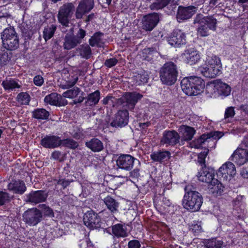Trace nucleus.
I'll use <instances>...</instances> for the list:
<instances>
[{"label": "nucleus", "mask_w": 248, "mask_h": 248, "mask_svg": "<svg viewBox=\"0 0 248 248\" xmlns=\"http://www.w3.org/2000/svg\"><path fill=\"white\" fill-rule=\"evenodd\" d=\"M193 24L197 26V33L200 36L207 37L211 31L217 30V20L214 16L198 14L194 18Z\"/></svg>", "instance_id": "nucleus-1"}, {"label": "nucleus", "mask_w": 248, "mask_h": 248, "mask_svg": "<svg viewBox=\"0 0 248 248\" xmlns=\"http://www.w3.org/2000/svg\"><path fill=\"white\" fill-rule=\"evenodd\" d=\"M183 91L187 95H197L204 91L205 81L201 77L190 76L184 78L181 82Z\"/></svg>", "instance_id": "nucleus-2"}, {"label": "nucleus", "mask_w": 248, "mask_h": 248, "mask_svg": "<svg viewBox=\"0 0 248 248\" xmlns=\"http://www.w3.org/2000/svg\"><path fill=\"white\" fill-rule=\"evenodd\" d=\"M182 200L184 208L192 212L199 211L203 203V198L201 193L196 191L190 190L186 192Z\"/></svg>", "instance_id": "nucleus-3"}, {"label": "nucleus", "mask_w": 248, "mask_h": 248, "mask_svg": "<svg viewBox=\"0 0 248 248\" xmlns=\"http://www.w3.org/2000/svg\"><path fill=\"white\" fill-rule=\"evenodd\" d=\"M159 73L160 80L163 84L171 86L177 81L178 74L177 66L171 62H166Z\"/></svg>", "instance_id": "nucleus-4"}, {"label": "nucleus", "mask_w": 248, "mask_h": 248, "mask_svg": "<svg viewBox=\"0 0 248 248\" xmlns=\"http://www.w3.org/2000/svg\"><path fill=\"white\" fill-rule=\"evenodd\" d=\"M2 46L7 50H15L19 46V37L14 27L5 29L1 33Z\"/></svg>", "instance_id": "nucleus-5"}, {"label": "nucleus", "mask_w": 248, "mask_h": 248, "mask_svg": "<svg viewBox=\"0 0 248 248\" xmlns=\"http://www.w3.org/2000/svg\"><path fill=\"white\" fill-rule=\"evenodd\" d=\"M83 220L84 224L91 229H102L104 232H108L109 227L106 221L91 209L84 214Z\"/></svg>", "instance_id": "nucleus-6"}, {"label": "nucleus", "mask_w": 248, "mask_h": 248, "mask_svg": "<svg viewBox=\"0 0 248 248\" xmlns=\"http://www.w3.org/2000/svg\"><path fill=\"white\" fill-rule=\"evenodd\" d=\"M142 97L143 95L139 93L125 92L121 97L116 99L117 105L131 110Z\"/></svg>", "instance_id": "nucleus-7"}, {"label": "nucleus", "mask_w": 248, "mask_h": 248, "mask_svg": "<svg viewBox=\"0 0 248 248\" xmlns=\"http://www.w3.org/2000/svg\"><path fill=\"white\" fill-rule=\"evenodd\" d=\"M75 11L74 5L71 3H66L62 6L58 14V20L64 27H68L70 20Z\"/></svg>", "instance_id": "nucleus-8"}, {"label": "nucleus", "mask_w": 248, "mask_h": 248, "mask_svg": "<svg viewBox=\"0 0 248 248\" xmlns=\"http://www.w3.org/2000/svg\"><path fill=\"white\" fill-rule=\"evenodd\" d=\"M22 220L30 226H35L42 220L40 209L36 207L29 208L22 215Z\"/></svg>", "instance_id": "nucleus-9"}, {"label": "nucleus", "mask_w": 248, "mask_h": 248, "mask_svg": "<svg viewBox=\"0 0 248 248\" xmlns=\"http://www.w3.org/2000/svg\"><path fill=\"white\" fill-rule=\"evenodd\" d=\"M129 122V112L126 109L119 110L112 118V121H106L107 126H111L115 128H122L126 126Z\"/></svg>", "instance_id": "nucleus-10"}, {"label": "nucleus", "mask_w": 248, "mask_h": 248, "mask_svg": "<svg viewBox=\"0 0 248 248\" xmlns=\"http://www.w3.org/2000/svg\"><path fill=\"white\" fill-rule=\"evenodd\" d=\"M162 14L152 13L143 16L142 19V28L147 31H151L156 26L162 18Z\"/></svg>", "instance_id": "nucleus-11"}, {"label": "nucleus", "mask_w": 248, "mask_h": 248, "mask_svg": "<svg viewBox=\"0 0 248 248\" xmlns=\"http://www.w3.org/2000/svg\"><path fill=\"white\" fill-rule=\"evenodd\" d=\"M186 34L181 30H174L167 38L169 44L175 47H180L186 42Z\"/></svg>", "instance_id": "nucleus-12"}, {"label": "nucleus", "mask_w": 248, "mask_h": 248, "mask_svg": "<svg viewBox=\"0 0 248 248\" xmlns=\"http://www.w3.org/2000/svg\"><path fill=\"white\" fill-rule=\"evenodd\" d=\"M198 7L193 5L179 6L178 7L176 17L179 22L190 18L198 11Z\"/></svg>", "instance_id": "nucleus-13"}, {"label": "nucleus", "mask_w": 248, "mask_h": 248, "mask_svg": "<svg viewBox=\"0 0 248 248\" xmlns=\"http://www.w3.org/2000/svg\"><path fill=\"white\" fill-rule=\"evenodd\" d=\"M48 197V193L45 190L31 191L25 195L24 201L27 203L37 204L45 202Z\"/></svg>", "instance_id": "nucleus-14"}, {"label": "nucleus", "mask_w": 248, "mask_h": 248, "mask_svg": "<svg viewBox=\"0 0 248 248\" xmlns=\"http://www.w3.org/2000/svg\"><path fill=\"white\" fill-rule=\"evenodd\" d=\"M224 135V134L219 131H215L211 132L207 134H204L201 135L199 138L195 140L193 142L195 148H203L202 144L208 142V140L211 138L213 139H219Z\"/></svg>", "instance_id": "nucleus-15"}, {"label": "nucleus", "mask_w": 248, "mask_h": 248, "mask_svg": "<svg viewBox=\"0 0 248 248\" xmlns=\"http://www.w3.org/2000/svg\"><path fill=\"white\" fill-rule=\"evenodd\" d=\"M135 161L140 164V161L131 155H121L117 159L116 163L120 169L129 171L132 169Z\"/></svg>", "instance_id": "nucleus-16"}, {"label": "nucleus", "mask_w": 248, "mask_h": 248, "mask_svg": "<svg viewBox=\"0 0 248 248\" xmlns=\"http://www.w3.org/2000/svg\"><path fill=\"white\" fill-rule=\"evenodd\" d=\"M93 7L94 0H81L75 12L76 18L81 19L83 16L89 13Z\"/></svg>", "instance_id": "nucleus-17"}, {"label": "nucleus", "mask_w": 248, "mask_h": 248, "mask_svg": "<svg viewBox=\"0 0 248 248\" xmlns=\"http://www.w3.org/2000/svg\"><path fill=\"white\" fill-rule=\"evenodd\" d=\"M180 136L175 130H166L163 132L160 142L166 146H174L179 142Z\"/></svg>", "instance_id": "nucleus-18"}, {"label": "nucleus", "mask_w": 248, "mask_h": 248, "mask_svg": "<svg viewBox=\"0 0 248 248\" xmlns=\"http://www.w3.org/2000/svg\"><path fill=\"white\" fill-rule=\"evenodd\" d=\"M40 144L44 148L54 149L62 145V140L58 136L46 135L41 139Z\"/></svg>", "instance_id": "nucleus-19"}, {"label": "nucleus", "mask_w": 248, "mask_h": 248, "mask_svg": "<svg viewBox=\"0 0 248 248\" xmlns=\"http://www.w3.org/2000/svg\"><path fill=\"white\" fill-rule=\"evenodd\" d=\"M63 48L66 50H70L80 44L74 34V28H71L64 38Z\"/></svg>", "instance_id": "nucleus-20"}, {"label": "nucleus", "mask_w": 248, "mask_h": 248, "mask_svg": "<svg viewBox=\"0 0 248 248\" xmlns=\"http://www.w3.org/2000/svg\"><path fill=\"white\" fill-rule=\"evenodd\" d=\"M197 176L199 181L212 185H215V184L218 182V180L214 177V173L208 171L206 168L202 167V170L198 172Z\"/></svg>", "instance_id": "nucleus-21"}, {"label": "nucleus", "mask_w": 248, "mask_h": 248, "mask_svg": "<svg viewBox=\"0 0 248 248\" xmlns=\"http://www.w3.org/2000/svg\"><path fill=\"white\" fill-rule=\"evenodd\" d=\"M213 84L215 92H217L218 95L226 97L230 94L231 87L228 84L223 82L220 79L214 80Z\"/></svg>", "instance_id": "nucleus-22"}, {"label": "nucleus", "mask_w": 248, "mask_h": 248, "mask_svg": "<svg viewBox=\"0 0 248 248\" xmlns=\"http://www.w3.org/2000/svg\"><path fill=\"white\" fill-rule=\"evenodd\" d=\"M8 189L13 191L15 194L22 195L27 189L24 182L21 180H12L7 186Z\"/></svg>", "instance_id": "nucleus-23"}, {"label": "nucleus", "mask_w": 248, "mask_h": 248, "mask_svg": "<svg viewBox=\"0 0 248 248\" xmlns=\"http://www.w3.org/2000/svg\"><path fill=\"white\" fill-rule=\"evenodd\" d=\"M183 55L185 58L186 62L190 65L195 64L200 59L199 52L193 48L186 49Z\"/></svg>", "instance_id": "nucleus-24"}, {"label": "nucleus", "mask_w": 248, "mask_h": 248, "mask_svg": "<svg viewBox=\"0 0 248 248\" xmlns=\"http://www.w3.org/2000/svg\"><path fill=\"white\" fill-rule=\"evenodd\" d=\"M199 70L204 77L208 78H215L221 73L219 69L216 68L211 63L205 66L200 67Z\"/></svg>", "instance_id": "nucleus-25"}, {"label": "nucleus", "mask_w": 248, "mask_h": 248, "mask_svg": "<svg viewBox=\"0 0 248 248\" xmlns=\"http://www.w3.org/2000/svg\"><path fill=\"white\" fill-rule=\"evenodd\" d=\"M235 173L236 170L234 165L231 162H228L220 167L217 174L218 176L221 175L222 177L226 178L227 175L233 176Z\"/></svg>", "instance_id": "nucleus-26"}, {"label": "nucleus", "mask_w": 248, "mask_h": 248, "mask_svg": "<svg viewBox=\"0 0 248 248\" xmlns=\"http://www.w3.org/2000/svg\"><path fill=\"white\" fill-rule=\"evenodd\" d=\"M85 146L93 152H99L104 149L103 142L100 140L95 138L86 141Z\"/></svg>", "instance_id": "nucleus-27"}, {"label": "nucleus", "mask_w": 248, "mask_h": 248, "mask_svg": "<svg viewBox=\"0 0 248 248\" xmlns=\"http://www.w3.org/2000/svg\"><path fill=\"white\" fill-rule=\"evenodd\" d=\"M103 202L111 213H115L118 211L119 203L110 196H108L105 198Z\"/></svg>", "instance_id": "nucleus-28"}, {"label": "nucleus", "mask_w": 248, "mask_h": 248, "mask_svg": "<svg viewBox=\"0 0 248 248\" xmlns=\"http://www.w3.org/2000/svg\"><path fill=\"white\" fill-rule=\"evenodd\" d=\"M170 157V153L167 151L154 152L151 155V159L155 162H162L167 160Z\"/></svg>", "instance_id": "nucleus-29"}, {"label": "nucleus", "mask_w": 248, "mask_h": 248, "mask_svg": "<svg viewBox=\"0 0 248 248\" xmlns=\"http://www.w3.org/2000/svg\"><path fill=\"white\" fill-rule=\"evenodd\" d=\"M20 31L21 32L22 36L24 38L25 42L24 44L27 43V40H30L31 39L32 35L34 34V31L32 30L31 26H29L27 24L22 23L19 26Z\"/></svg>", "instance_id": "nucleus-30"}, {"label": "nucleus", "mask_w": 248, "mask_h": 248, "mask_svg": "<svg viewBox=\"0 0 248 248\" xmlns=\"http://www.w3.org/2000/svg\"><path fill=\"white\" fill-rule=\"evenodd\" d=\"M180 129L182 132V140L185 141L191 140L196 132L194 128L187 125H183Z\"/></svg>", "instance_id": "nucleus-31"}, {"label": "nucleus", "mask_w": 248, "mask_h": 248, "mask_svg": "<svg viewBox=\"0 0 248 248\" xmlns=\"http://www.w3.org/2000/svg\"><path fill=\"white\" fill-rule=\"evenodd\" d=\"M113 234L117 237H125L127 236V228L124 225L117 224L112 226Z\"/></svg>", "instance_id": "nucleus-32"}, {"label": "nucleus", "mask_w": 248, "mask_h": 248, "mask_svg": "<svg viewBox=\"0 0 248 248\" xmlns=\"http://www.w3.org/2000/svg\"><path fill=\"white\" fill-rule=\"evenodd\" d=\"M49 112L45 108H36L32 112V117L38 120L48 119Z\"/></svg>", "instance_id": "nucleus-33"}, {"label": "nucleus", "mask_w": 248, "mask_h": 248, "mask_svg": "<svg viewBox=\"0 0 248 248\" xmlns=\"http://www.w3.org/2000/svg\"><path fill=\"white\" fill-rule=\"evenodd\" d=\"M40 207V212L42 215V219L43 220L46 217L53 218L55 217L53 210L46 204L39 205Z\"/></svg>", "instance_id": "nucleus-34"}, {"label": "nucleus", "mask_w": 248, "mask_h": 248, "mask_svg": "<svg viewBox=\"0 0 248 248\" xmlns=\"http://www.w3.org/2000/svg\"><path fill=\"white\" fill-rule=\"evenodd\" d=\"M100 92L98 90L90 93L86 97L87 100L85 103L86 106H92L97 104L100 99Z\"/></svg>", "instance_id": "nucleus-35"}, {"label": "nucleus", "mask_w": 248, "mask_h": 248, "mask_svg": "<svg viewBox=\"0 0 248 248\" xmlns=\"http://www.w3.org/2000/svg\"><path fill=\"white\" fill-rule=\"evenodd\" d=\"M231 157L232 160H233L234 157L242 158L244 159V162L246 163L248 161V149L238 148L234 152Z\"/></svg>", "instance_id": "nucleus-36"}, {"label": "nucleus", "mask_w": 248, "mask_h": 248, "mask_svg": "<svg viewBox=\"0 0 248 248\" xmlns=\"http://www.w3.org/2000/svg\"><path fill=\"white\" fill-rule=\"evenodd\" d=\"M56 29L57 27L54 24H51L50 26L47 25L44 28L43 37L46 42L53 36Z\"/></svg>", "instance_id": "nucleus-37"}, {"label": "nucleus", "mask_w": 248, "mask_h": 248, "mask_svg": "<svg viewBox=\"0 0 248 248\" xmlns=\"http://www.w3.org/2000/svg\"><path fill=\"white\" fill-rule=\"evenodd\" d=\"M103 35L104 33L100 31L95 32L89 39V43L90 45L92 46H97V47H101V37Z\"/></svg>", "instance_id": "nucleus-38"}, {"label": "nucleus", "mask_w": 248, "mask_h": 248, "mask_svg": "<svg viewBox=\"0 0 248 248\" xmlns=\"http://www.w3.org/2000/svg\"><path fill=\"white\" fill-rule=\"evenodd\" d=\"M223 242L217 238L206 240L204 242V248H222Z\"/></svg>", "instance_id": "nucleus-39"}, {"label": "nucleus", "mask_w": 248, "mask_h": 248, "mask_svg": "<svg viewBox=\"0 0 248 248\" xmlns=\"http://www.w3.org/2000/svg\"><path fill=\"white\" fill-rule=\"evenodd\" d=\"M172 0H156L152 3L150 8L152 10L161 9L171 2Z\"/></svg>", "instance_id": "nucleus-40"}, {"label": "nucleus", "mask_w": 248, "mask_h": 248, "mask_svg": "<svg viewBox=\"0 0 248 248\" xmlns=\"http://www.w3.org/2000/svg\"><path fill=\"white\" fill-rule=\"evenodd\" d=\"M58 93H52L46 96L44 98V102L51 105L57 106L58 102Z\"/></svg>", "instance_id": "nucleus-41"}, {"label": "nucleus", "mask_w": 248, "mask_h": 248, "mask_svg": "<svg viewBox=\"0 0 248 248\" xmlns=\"http://www.w3.org/2000/svg\"><path fill=\"white\" fill-rule=\"evenodd\" d=\"M2 85L6 90H13L15 88H19L20 85L14 80H6L2 82Z\"/></svg>", "instance_id": "nucleus-42"}, {"label": "nucleus", "mask_w": 248, "mask_h": 248, "mask_svg": "<svg viewBox=\"0 0 248 248\" xmlns=\"http://www.w3.org/2000/svg\"><path fill=\"white\" fill-rule=\"evenodd\" d=\"M80 55L84 58L88 59L90 58L92 51L90 46L87 44L82 45L78 48Z\"/></svg>", "instance_id": "nucleus-43"}, {"label": "nucleus", "mask_w": 248, "mask_h": 248, "mask_svg": "<svg viewBox=\"0 0 248 248\" xmlns=\"http://www.w3.org/2000/svg\"><path fill=\"white\" fill-rule=\"evenodd\" d=\"M62 145L71 149H76L79 146L78 142L70 138L62 140Z\"/></svg>", "instance_id": "nucleus-44"}, {"label": "nucleus", "mask_w": 248, "mask_h": 248, "mask_svg": "<svg viewBox=\"0 0 248 248\" xmlns=\"http://www.w3.org/2000/svg\"><path fill=\"white\" fill-rule=\"evenodd\" d=\"M16 99L21 105H27L29 104L30 96L27 93L22 92L17 95Z\"/></svg>", "instance_id": "nucleus-45"}, {"label": "nucleus", "mask_w": 248, "mask_h": 248, "mask_svg": "<svg viewBox=\"0 0 248 248\" xmlns=\"http://www.w3.org/2000/svg\"><path fill=\"white\" fill-rule=\"evenodd\" d=\"M13 197L14 196H11L7 192L0 191V206L9 202Z\"/></svg>", "instance_id": "nucleus-46"}, {"label": "nucleus", "mask_w": 248, "mask_h": 248, "mask_svg": "<svg viewBox=\"0 0 248 248\" xmlns=\"http://www.w3.org/2000/svg\"><path fill=\"white\" fill-rule=\"evenodd\" d=\"M12 53H8L7 51H3L0 53V64L1 65H6L11 60Z\"/></svg>", "instance_id": "nucleus-47"}, {"label": "nucleus", "mask_w": 248, "mask_h": 248, "mask_svg": "<svg viewBox=\"0 0 248 248\" xmlns=\"http://www.w3.org/2000/svg\"><path fill=\"white\" fill-rule=\"evenodd\" d=\"M80 91L79 88L75 87L73 89L68 90L67 91L64 92L62 94V96L64 97L73 98L78 95Z\"/></svg>", "instance_id": "nucleus-48"}, {"label": "nucleus", "mask_w": 248, "mask_h": 248, "mask_svg": "<svg viewBox=\"0 0 248 248\" xmlns=\"http://www.w3.org/2000/svg\"><path fill=\"white\" fill-rule=\"evenodd\" d=\"M137 82L139 84H144L148 82L149 77L147 73L143 72L141 74H138L136 76Z\"/></svg>", "instance_id": "nucleus-49"}, {"label": "nucleus", "mask_w": 248, "mask_h": 248, "mask_svg": "<svg viewBox=\"0 0 248 248\" xmlns=\"http://www.w3.org/2000/svg\"><path fill=\"white\" fill-rule=\"evenodd\" d=\"M214 193H216L217 196H220L224 192V186L218 181L217 184H215Z\"/></svg>", "instance_id": "nucleus-50"}, {"label": "nucleus", "mask_w": 248, "mask_h": 248, "mask_svg": "<svg viewBox=\"0 0 248 248\" xmlns=\"http://www.w3.org/2000/svg\"><path fill=\"white\" fill-rule=\"evenodd\" d=\"M64 155L59 151H55L51 154V157L55 160L63 162L65 159Z\"/></svg>", "instance_id": "nucleus-51"}, {"label": "nucleus", "mask_w": 248, "mask_h": 248, "mask_svg": "<svg viewBox=\"0 0 248 248\" xmlns=\"http://www.w3.org/2000/svg\"><path fill=\"white\" fill-rule=\"evenodd\" d=\"M74 181L73 180L66 179L65 178H60L57 184L59 185H61L63 188H65L67 186H68L71 182Z\"/></svg>", "instance_id": "nucleus-52"}, {"label": "nucleus", "mask_w": 248, "mask_h": 248, "mask_svg": "<svg viewBox=\"0 0 248 248\" xmlns=\"http://www.w3.org/2000/svg\"><path fill=\"white\" fill-rule=\"evenodd\" d=\"M86 35V31L85 30L82 28H79L78 32L75 35V37L76 39L79 41V43H81L82 40L84 38Z\"/></svg>", "instance_id": "nucleus-53"}, {"label": "nucleus", "mask_w": 248, "mask_h": 248, "mask_svg": "<svg viewBox=\"0 0 248 248\" xmlns=\"http://www.w3.org/2000/svg\"><path fill=\"white\" fill-rule=\"evenodd\" d=\"M118 62V60L115 58H110L106 60L104 65L109 68L115 66Z\"/></svg>", "instance_id": "nucleus-54"}, {"label": "nucleus", "mask_w": 248, "mask_h": 248, "mask_svg": "<svg viewBox=\"0 0 248 248\" xmlns=\"http://www.w3.org/2000/svg\"><path fill=\"white\" fill-rule=\"evenodd\" d=\"M235 114L234 108L232 107H228L226 109L225 112V118L232 117Z\"/></svg>", "instance_id": "nucleus-55"}, {"label": "nucleus", "mask_w": 248, "mask_h": 248, "mask_svg": "<svg viewBox=\"0 0 248 248\" xmlns=\"http://www.w3.org/2000/svg\"><path fill=\"white\" fill-rule=\"evenodd\" d=\"M128 248H140V244L138 240H132L130 241L128 244Z\"/></svg>", "instance_id": "nucleus-56"}, {"label": "nucleus", "mask_w": 248, "mask_h": 248, "mask_svg": "<svg viewBox=\"0 0 248 248\" xmlns=\"http://www.w3.org/2000/svg\"><path fill=\"white\" fill-rule=\"evenodd\" d=\"M212 61L213 62H211V63L214 65L216 68L219 69L220 71L221 72L222 64L220 59L218 57H215V59H213Z\"/></svg>", "instance_id": "nucleus-57"}, {"label": "nucleus", "mask_w": 248, "mask_h": 248, "mask_svg": "<svg viewBox=\"0 0 248 248\" xmlns=\"http://www.w3.org/2000/svg\"><path fill=\"white\" fill-rule=\"evenodd\" d=\"M33 82L36 86H41L44 83V79L40 75L35 76L33 78Z\"/></svg>", "instance_id": "nucleus-58"}, {"label": "nucleus", "mask_w": 248, "mask_h": 248, "mask_svg": "<svg viewBox=\"0 0 248 248\" xmlns=\"http://www.w3.org/2000/svg\"><path fill=\"white\" fill-rule=\"evenodd\" d=\"M202 227L200 225L197 224H192L189 230L195 233H198L201 232Z\"/></svg>", "instance_id": "nucleus-59"}, {"label": "nucleus", "mask_w": 248, "mask_h": 248, "mask_svg": "<svg viewBox=\"0 0 248 248\" xmlns=\"http://www.w3.org/2000/svg\"><path fill=\"white\" fill-rule=\"evenodd\" d=\"M129 177L132 178H138L140 176V169H135L129 172Z\"/></svg>", "instance_id": "nucleus-60"}, {"label": "nucleus", "mask_w": 248, "mask_h": 248, "mask_svg": "<svg viewBox=\"0 0 248 248\" xmlns=\"http://www.w3.org/2000/svg\"><path fill=\"white\" fill-rule=\"evenodd\" d=\"M58 104L56 106H64L67 104V101L59 94Z\"/></svg>", "instance_id": "nucleus-61"}, {"label": "nucleus", "mask_w": 248, "mask_h": 248, "mask_svg": "<svg viewBox=\"0 0 248 248\" xmlns=\"http://www.w3.org/2000/svg\"><path fill=\"white\" fill-rule=\"evenodd\" d=\"M117 98H115V97L111 96H107L106 97L104 98L103 100V103L104 104H107L108 103V102L110 101L112 103L115 102L117 104Z\"/></svg>", "instance_id": "nucleus-62"}, {"label": "nucleus", "mask_w": 248, "mask_h": 248, "mask_svg": "<svg viewBox=\"0 0 248 248\" xmlns=\"http://www.w3.org/2000/svg\"><path fill=\"white\" fill-rule=\"evenodd\" d=\"M208 146H207V148L204 147V151L203 152H202L198 155V158H203L205 159L206 156L209 153Z\"/></svg>", "instance_id": "nucleus-63"}, {"label": "nucleus", "mask_w": 248, "mask_h": 248, "mask_svg": "<svg viewBox=\"0 0 248 248\" xmlns=\"http://www.w3.org/2000/svg\"><path fill=\"white\" fill-rule=\"evenodd\" d=\"M240 174L243 178L248 179V168H243L241 170Z\"/></svg>", "instance_id": "nucleus-64"}]
</instances>
